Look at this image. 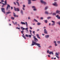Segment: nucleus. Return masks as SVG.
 <instances>
[{
	"label": "nucleus",
	"instance_id": "1",
	"mask_svg": "<svg viewBox=\"0 0 60 60\" xmlns=\"http://www.w3.org/2000/svg\"><path fill=\"white\" fill-rule=\"evenodd\" d=\"M33 38L34 39V41H35V42L34 41L32 40V44L31 45V46H33L34 45H38L39 47L40 48L41 47V46H40V44L36 43L37 42V41H38V39L36 38L35 36H34L33 37Z\"/></svg>",
	"mask_w": 60,
	"mask_h": 60
},
{
	"label": "nucleus",
	"instance_id": "2",
	"mask_svg": "<svg viewBox=\"0 0 60 60\" xmlns=\"http://www.w3.org/2000/svg\"><path fill=\"white\" fill-rule=\"evenodd\" d=\"M20 23L22 25H26V27H28V24H27V22H25H25H21Z\"/></svg>",
	"mask_w": 60,
	"mask_h": 60
},
{
	"label": "nucleus",
	"instance_id": "3",
	"mask_svg": "<svg viewBox=\"0 0 60 60\" xmlns=\"http://www.w3.org/2000/svg\"><path fill=\"white\" fill-rule=\"evenodd\" d=\"M21 29H22V30L23 31H23V30H28V28H26V29H25V28H24L23 27H22L21 28Z\"/></svg>",
	"mask_w": 60,
	"mask_h": 60
},
{
	"label": "nucleus",
	"instance_id": "4",
	"mask_svg": "<svg viewBox=\"0 0 60 60\" xmlns=\"http://www.w3.org/2000/svg\"><path fill=\"white\" fill-rule=\"evenodd\" d=\"M41 3L42 4H44V5L46 4V3L45 2H44L43 0H41L40 1Z\"/></svg>",
	"mask_w": 60,
	"mask_h": 60
},
{
	"label": "nucleus",
	"instance_id": "5",
	"mask_svg": "<svg viewBox=\"0 0 60 60\" xmlns=\"http://www.w3.org/2000/svg\"><path fill=\"white\" fill-rule=\"evenodd\" d=\"M1 11H2L3 12V13L5 14V9L4 8H1Z\"/></svg>",
	"mask_w": 60,
	"mask_h": 60
},
{
	"label": "nucleus",
	"instance_id": "6",
	"mask_svg": "<svg viewBox=\"0 0 60 60\" xmlns=\"http://www.w3.org/2000/svg\"><path fill=\"white\" fill-rule=\"evenodd\" d=\"M53 5L55 6H57L58 4H57V3L56 2H55L54 3L52 4Z\"/></svg>",
	"mask_w": 60,
	"mask_h": 60
},
{
	"label": "nucleus",
	"instance_id": "7",
	"mask_svg": "<svg viewBox=\"0 0 60 60\" xmlns=\"http://www.w3.org/2000/svg\"><path fill=\"white\" fill-rule=\"evenodd\" d=\"M32 0L33 1H35L36 0ZM31 0H28V4H30L31 3V2L30 1Z\"/></svg>",
	"mask_w": 60,
	"mask_h": 60
},
{
	"label": "nucleus",
	"instance_id": "8",
	"mask_svg": "<svg viewBox=\"0 0 60 60\" xmlns=\"http://www.w3.org/2000/svg\"><path fill=\"white\" fill-rule=\"evenodd\" d=\"M14 10L15 11H19V8H16L15 7H14Z\"/></svg>",
	"mask_w": 60,
	"mask_h": 60
},
{
	"label": "nucleus",
	"instance_id": "9",
	"mask_svg": "<svg viewBox=\"0 0 60 60\" xmlns=\"http://www.w3.org/2000/svg\"><path fill=\"white\" fill-rule=\"evenodd\" d=\"M51 22L53 23L52 24H51V25L52 26H53L55 25V22L54 21H52Z\"/></svg>",
	"mask_w": 60,
	"mask_h": 60
},
{
	"label": "nucleus",
	"instance_id": "10",
	"mask_svg": "<svg viewBox=\"0 0 60 60\" xmlns=\"http://www.w3.org/2000/svg\"><path fill=\"white\" fill-rule=\"evenodd\" d=\"M10 5L9 4H8V6H7V7H6V10H8V8H10Z\"/></svg>",
	"mask_w": 60,
	"mask_h": 60
},
{
	"label": "nucleus",
	"instance_id": "11",
	"mask_svg": "<svg viewBox=\"0 0 60 60\" xmlns=\"http://www.w3.org/2000/svg\"><path fill=\"white\" fill-rule=\"evenodd\" d=\"M45 14H46L48 15V14H49L50 15H51L52 14V13H49L48 12V11H46L45 12Z\"/></svg>",
	"mask_w": 60,
	"mask_h": 60
},
{
	"label": "nucleus",
	"instance_id": "12",
	"mask_svg": "<svg viewBox=\"0 0 60 60\" xmlns=\"http://www.w3.org/2000/svg\"><path fill=\"white\" fill-rule=\"evenodd\" d=\"M44 33L46 34H47V31L46 30V29H45L44 30Z\"/></svg>",
	"mask_w": 60,
	"mask_h": 60
},
{
	"label": "nucleus",
	"instance_id": "13",
	"mask_svg": "<svg viewBox=\"0 0 60 60\" xmlns=\"http://www.w3.org/2000/svg\"><path fill=\"white\" fill-rule=\"evenodd\" d=\"M56 13H58L60 14V11H58V10H57L56 11Z\"/></svg>",
	"mask_w": 60,
	"mask_h": 60
},
{
	"label": "nucleus",
	"instance_id": "14",
	"mask_svg": "<svg viewBox=\"0 0 60 60\" xmlns=\"http://www.w3.org/2000/svg\"><path fill=\"white\" fill-rule=\"evenodd\" d=\"M56 17L57 18V19H60V16H59L58 15H57L56 16Z\"/></svg>",
	"mask_w": 60,
	"mask_h": 60
},
{
	"label": "nucleus",
	"instance_id": "15",
	"mask_svg": "<svg viewBox=\"0 0 60 60\" xmlns=\"http://www.w3.org/2000/svg\"><path fill=\"white\" fill-rule=\"evenodd\" d=\"M49 54H50V55H51V54H52L53 55V52H49Z\"/></svg>",
	"mask_w": 60,
	"mask_h": 60
},
{
	"label": "nucleus",
	"instance_id": "16",
	"mask_svg": "<svg viewBox=\"0 0 60 60\" xmlns=\"http://www.w3.org/2000/svg\"><path fill=\"white\" fill-rule=\"evenodd\" d=\"M11 12H7L6 13V15H7V14H8L10 13H11Z\"/></svg>",
	"mask_w": 60,
	"mask_h": 60
},
{
	"label": "nucleus",
	"instance_id": "17",
	"mask_svg": "<svg viewBox=\"0 0 60 60\" xmlns=\"http://www.w3.org/2000/svg\"><path fill=\"white\" fill-rule=\"evenodd\" d=\"M23 7L22 8V9L23 10H25V8H24L25 7V6L24 4L23 5Z\"/></svg>",
	"mask_w": 60,
	"mask_h": 60
},
{
	"label": "nucleus",
	"instance_id": "18",
	"mask_svg": "<svg viewBox=\"0 0 60 60\" xmlns=\"http://www.w3.org/2000/svg\"><path fill=\"white\" fill-rule=\"evenodd\" d=\"M45 38H48L49 37V35H46V36H45Z\"/></svg>",
	"mask_w": 60,
	"mask_h": 60
},
{
	"label": "nucleus",
	"instance_id": "19",
	"mask_svg": "<svg viewBox=\"0 0 60 60\" xmlns=\"http://www.w3.org/2000/svg\"><path fill=\"white\" fill-rule=\"evenodd\" d=\"M36 36H37V37H38V39H40V38L39 37V35H38V34H36Z\"/></svg>",
	"mask_w": 60,
	"mask_h": 60
},
{
	"label": "nucleus",
	"instance_id": "20",
	"mask_svg": "<svg viewBox=\"0 0 60 60\" xmlns=\"http://www.w3.org/2000/svg\"><path fill=\"white\" fill-rule=\"evenodd\" d=\"M21 13L22 15L23 14V11L22 10L21 11Z\"/></svg>",
	"mask_w": 60,
	"mask_h": 60
},
{
	"label": "nucleus",
	"instance_id": "21",
	"mask_svg": "<svg viewBox=\"0 0 60 60\" xmlns=\"http://www.w3.org/2000/svg\"><path fill=\"white\" fill-rule=\"evenodd\" d=\"M16 3L17 4H18V5L19 6H20V5H19V3L18 1H16Z\"/></svg>",
	"mask_w": 60,
	"mask_h": 60
},
{
	"label": "nucleus",
	"instance_id": "22",
	"mask_svg": "<svg viewBox=\"0 0 60 60\" xmlns=\"http://www.w3.org/2000/svg\"><path fill=\"white\" fill-rule=\"evenodd\" d=\"M11 19H12L13 20H14V19H15V18H13L12 17H11Z\"/></svg>",
	"mask_w": 60,
	"mask_h": 60
},
{
	"label": "nucleus",
	"instance_id": "23",
	"mask_svg": "<svg viewBox=\"0 0 60 60\" xmlns=\"http://www.w3.org/2000/svg\"><path fill=\"white\" fill-rule=\"evenodd\" d=\"M5 2V3L4 4H6V5L7 4L6 0H5V2Z\"/></svg>",
	"mask_w": 60,
	"mask_h": 60
},
{
	"label": "nucleus",
	"instance_id": "24",
	"mask_svg": "<svg viewBox=\"0 0 60 60\" xmlns=\"http://www.w3.org/2000/svg\"><path fill=\"white\" fill-rule=\"evenodd\" d=\"M37 24L38 25H40L41 24V23L39 22H38Z\"/></svg>",
	"mask_w": 60,
	"mask_h": 60
},
{
	"label": "nucleus",
	"instance_id": "25",
	"mask_svg": "<svg viewBox=\"0 0 60 60\" xmlns=\"http://www.w3.org/2000/svg\"><path fill=\"white\" fill-rule=\"evenodd\" d=\"M33 10L34 11H37V9L36 8H34Z\"/></svg>",
	"mask_w": 60,
	"mask_h": 60
},
{
	"label": "nucleus",
	"instance_id": "26",
	"mask_svg": "<svg viewBox=\"0 0 60 60\" xmlns=\"http://www.w3.org/2000/svg\"><path fill=\"white\" fill-rule=\"evenodd\" d=\"M22 37H23V38H24L25 39H26V38L25 36H23V35H22Z\"/></svg>",
	"mask_w": 60,
	"mask_h": 60
},
{
	"label": "nucleus",
	"instance_id": "27",
	"mask_svg": "<svg viewBox=\"0 0 60 60\" xmlns=\"http://www.w3.org/2000/svg\"><path fill=\"white\" fill-rule=\"evenodd\" d=\"M28 36L29 38H31V35H29Z\"/></svg>",
	"mask_w": 60,
	"mask_h": 60
},
{
	"label": "nucleus",
	"instance_id": "28",
	"mask_svg": "<svg viewBox=\"0 0 60 60\" xmlns=\"http://www.w3.org/2000/svg\"><path fill=\"white\" fill-rule=\"evenodd\" d=\"M34 20H35V22H38V21H37V20L35 19H34Z\"/></svg>",
	"mask_w": 60,
	"mask_h": 60
},
{
	"label": "nucleus",
	"instance_id": "29",
	"mask_svg": "<svg viewBox=\"0 0 60 60\" xmlns=\"http://www.w3.org/2000/svg\"><path fill=\"white\" fill-rule=\"evenodd\" d=\"M4 2V0H1V2L3 3Z\"/></svg>",
	"mask_w": 60,
	"mask_h": 60
},
{
	"label": "nucleus",
	"instance_id": "30",
	"mask_svg": "<svg viewBox=\"0 0 60 60\" xmlns=\"http://www.w3.org/2000/svg\"><path fill=\"white\" fill-rule=\"evenodd\" d=\"M14 14V17H16L15 14V13H13Z\"/></svg>",
	"mask_w": 60,
	"mask_h": 60
},
{
	"label": "nucleus",
	"instance_id": "31",
	"mask_svg": "<svg viewBox=\"0 0 60 60\" xmlns=\"http://www.w3.org/2000/svg\"><path fill=\"white\" fill-rule=\"evenodd\" d=\"M48 8V7H46L45 8V10H46Z\"/></svg>",
	"mask_w": 60,
	"mask_h": 60
},
{
	"label": "nucleus",
	"instance_id": "32",
	"mask_svg": "<svg viewBox=\"0 0 60 60\" xmlns=\"http://www.w3.org/2000/svg\"><path fill=\"white\" fill-rule=\"evenodd\" d=\"M16 29H18V30H20V28H19L18 27H17L16 28Z\"/></svg>",
	"mask_w": 60,
	"mask_h": 60
},
{
	"label": "nucleus",
	"instance_id": "33",
	"mask_svg": "<svg viewBox=\"0 0 60 60\" xmlns=\"http://www.w3.org/2000/svg\"><path fill=\"white\" fill-rule=\"evenodd\" d=\"M45 22L46 23H47V22H48L47 20H45Z\"/></svg>",
	"mask_w": 60,
	"mask_h": 60
},
{
	"label": "nucleus",
	"instance_id": "34",
	"mask_svg": "<svg viewBox=\"0 0 60 60\" xmlns=\"http://www.w3.org/2000/svg\"><path fill=\"white\" fill-rule=\"evenodd\" d=\"M3 5H2V7H4V5H6V4H3Z\"/></svg>",
	"mask_w": 60,
	"mask_h": 60
},
{
	"label": "nucleus",
	"instance_id": "35",
	"mask_svg": "<svg viewBox=\"0 0 60 60\" xmlns=\"http://www.w3.org/2000/svg\"><path fill=\"white\" fill-rule=\"evenodd\" d=\"M51 18V17H48V19H50Z\"/></svg>",
	"mask_w": 60,
	"mask_h": 60
},
{
	"label": "nucleus",
	"instance_id": "36",
	"mask_svg": "<svg viewBox=\"0 0 60 60\" xmlns=\"http://www.w3.org/2000/svg\"><path fill=\"white\" fill-rule=\"evenodd\" d=\"M32 8H36L34 6H32Z\"/></svg>",
	"mask_w": 60,
	"mask_h": 60
},
{
	"label": "nucleus",
	"instance_id": "37",
	"mask_svg": "<svg viewBox=\"0 0 60 60\" xmlns=\"http://www.w3.org/2000/svg\"><path fill=\"white\" fill-rule=\"evenodd\" d=\"M55 55H56V56H58L59 55L57 53H56Z\"/></svg>",
	"mask_w": 60,
	"mask_h": 60
},
{
	"label": "nucleus",
	"instance_id": "38",
	"mask_svg": "<svg viewBox=\"0 0 60 60\" xmlns=\"http://www.w3.org/2000/svg\"><path fill=\"white\" fill-rule=\"evenodd\" d=\"M25 36L26 37H28L29 36V35H28L27 34H26Z\"/></svg>",
	"mask_w": 60,
	"mask_h": 60
},
{
	"label": "nucleus",
	"instance_id": "39",
	"mask_svg": "<svg viewBox=\"0 0 60 60\" xmlns=\"http://www.w3.org/2000/svg\"><path fill=\"white\" fill-rule=\"evenodd\" d=\"M57 43H58V44H60V41H57Z\"/></svg>",
	"mask_w": 60,
	"mask_h": 60
},
{
	"label": "nucleus",
	"instance_id": "40",
	"mask_svg": "<svg viewBox=\"0 0 60 60\" xmlns=\"http://www.w3.org/2000/svg\"><path fill=\"white\" fill-rule=\"evenodd\" d=\"M56 15V14L55 13H53L52 14V15Z\"/></svg>",
	"mask_w": 60,
	"mask_h": 60
},
{
	"label": "nucleus",
	"instance_id": "41",
	"mask_svg": "<svg viewBox=\"0 0 60 60\" xmlns=\"http://www.w3.org/2000/svg\"><path fill=\"white\" fill-rule=\"evenodd\" d=\"M2 2H0V4H4L3 3H2Z\"/></svg>",
	"mask_w": 60,
	"mask_h": 60
},
{
	"label": "nucleus",
	"instance_id": "42",
	"mask_svg": "<svg viewBox=\"0 0 60 60\" xmlns=\"http://www.w3.org/2000/svg\"><path fill=\"white\" fill-rule=\"evenodd\" d=\"M12 23H13L14 24V25H15V22H14L13 21H12Z\"/></svg>",
	"mask_w": 60,
	"mask_h": 60
},
{
	"label": "nucleus",
	"instance_id": "43",
	"mask_svg": "<svg viewBox=\"0 0 60 60\" xmlns=\"http://www.w3.org/2000/svg\"><path fill=\"white\" fill-rule=\"evenodd\" d=\"M56 57H57V58H58V59H59V57H58V56H57L56 55Z\"/></svg>",
	"mask_w": 60,
	"mask_h": 60
},
{
	"label": "nucleus",
	"instance_id": "44",
	"mask_svg": "<svg viewBox=\"0 0 60 60\" xmlns=\"http://www.w3.org/2000/svg\"><path fill=\"white\" fill-rule=\"evenodd\" d=\"M29 31L30 32V34H31V31L30 30Z\"/></svg>",
	"mask_w": 60,
	"mask_h": 60
},
{
	"label": "nucleus",
	"instance_id": "45",
	"mask_svg": "<svg viewBox=\"0 0 60 60\" xmlns=\"http://www.w3.org/2000/svg\"><path fill=\"white\" fill-rule=\"evenodd\" d=\"M24 31H23V30H22V31H21V33L22 34H23V32H24Z\"/></svg>",
	"mask_w": 60,
	"mask_h": 60
},
{
	"label": "nucleus",
	"instance_id": "46",
	"mask_svg": "<svg viewBox=\"0 0 60 60\" xmlns=\"http://www.w3.org/2000/svg\"><path fill=\"white\" fill-rule=\"evenodd\" d=\"M55 45L56 46H57V45L56 44V43H55Z\"/></svg>",
	"mask_w": 60,
	"mask_h": 60
},
{
	"label": "nucleus",
	"instance_id": "47",
	"mask_svg": "<svg viewBox=\"0 0 60 60\" xmlns=\"http://www.w3.org/2000/svg\"><path fill=\"white\" fill-rule=\"evenodd\" d=\"M41 20H42L43 19V17H41Z\"/></svg>",
	"mask_w": 60,
	"mask_h": 60
},
{
	"label": "nucleus",
	"instance_id": "48",
	"mask_svg": "<svg viewBox=\"0 0 60 60\" xmlns=\"http://www.w3.org/2000/svg\"><path fill=\"white\" fill-rule=\"evenodd\" d=\"M28 19H30V17H29L28 18Z\"/></svg>",
	"mask_w": 60,
	"mask_h": 60
},
{
	"label": "nucleus",
	"instance_id": "49",
	"mask_svg": "<svg viewBox=\"0 0 60 60\" xmlns=\"http://www.w3.org/2000/svg\"><path fill=\"white\" fill-rule=\"evenodd\" d=\"M54 43H55V44L56 43V41H54Z\"/></svg>",
	"mask_w": 60,
	"mask_h": 60
},
{
	"label": "nucleus",
	"instance_id": "50",
	"mask_svg": "<svg viewBox=\"0 0 60 60\" xmlns=\"http://www.w3.org/2000/svg\"><path fill=\"white\" fill-rule=\"evenodd\" d=\"M39 30H40L39 29H38V30H37V31H39Z\"/></svg>",
	"mask_w": 60,
	"mask_h": 60
},
{
	"label": "nucleus",
	"instance_id": "51",
	"mask_svg": "<svg viewBox=\"0 0 60 60\" xmlns=\"http://www.w3.org/2000/svg\"><path fill=\"white\" fill-rule=\"evenodd\" d=\"M47 53H49V51H47Z\"/></svg>",
	"mask_w": 60,
	"mask_h": 60
},
{
	"label": "nucleus",
	"instance_id": "52",
	"mask_svg": "<svg viewBox=\"0 0 60 60\" xmlns=\"http://www.w3.org/2000/svg\"><path fill=\"white\" fill-rule=\"evenodd\" d=\"M15 24V25H17V22H16Z\"/></svg>",
	"mask_w": 60,
	"mask_h": 60
},
{
	"label": "nucleus",
	"instance_id": "53",
	"mask_svg": "<svg viewBox=\"0 0 60 60\" xmlns=\"http://www.w3.org/2000/svg\"><path fill=\"white\" fill-rule=\"evenodd\" d=\"M52 47V46H50L49 47V48H51V47Z\"/></svg>",
	"mask_w": 60,
	"mask_h": 60
},
{
	"label": "nucleus",
	"instance_id": "54",
	"mask_svg": "<svg viewBox=\"0 0 60 60\" xmlns=\"http://www.w3.org/2000/svg\"><path fill=\"white\" fill-rule=\"evenodd\" d=\"M18 26L19 27H20V25H19V24H18Z\"/></svg>",
	"mask_w": 60,
	"mask_h": 60
},
{
	"label": "nucleus",
	"instance_id": "55",
	"mask_svg": "<svg viewBox=\"0 0 60 60\" xmlns=\"http://www.w3.org/2000/svg\"><path fill=\"white\" fill-rule=\"evenodd\" d=\"M33 33L34 34H35V31H33Z\"/></svg>",
	"mask_w": 60,
	"mask_h": 60
},
{
	"label": "nucleus",
	"instance_id": "56",
	"mask_svg": "<svg viewBox=\"0 0 60 60\" xmlns=\"http://www.w3.org/2000/svg\"><path fill=\"white\" fill-rule=\"evenodd\" d=\"M14 4H15V5H16V3L15 2H14Z\"/></svg>",
	"mask_w": 60,
	"mask_h": 60
},
{
	"label": "nucleus",
	"instance_id": "57",
	"mask_svg": "<svg viewBox=\"0 0 60 60\" xmlns=\"http://www.w3.org/2000/svg\"><path fill=\"white\" fill-rule=\"evenodd\" d=\"M11 9H13V8L12 7H11Z\"/></svg>",
	"mask_w": 60,
	"mask_h": 60
},
{
	"label": "nucleus",
	"instance_id": "58",
	"mask_svg": "<svg viewBox=\"0 0 60 60\" xmlns=\"http://www.w3.org/2000/svg\"><path fill=\"white\" fill-rule=\"evenodd\" d=\"M51 25V23H50L49 24V26H50Z\"/></svg>",
	"mask_w": 60,
	"mask_h": 60
},
{
	"label": "nucleus",
	"instance_id": "59",
	"mask_svg": "<svg viewBox=\"0 0 60 60\" xmlns=\"http://www.w3.org/2000/svg\"><path fill=\"white\" fill-rule=\"evenodd\" d=\"M58 24L60 26V21L58 23Z\"/></svg>",
	"mask_w": 60,
	"mask_h": 60
},
{
	"label": "nucleus",
	"instance_id": "60",
	"mask_svg": "<svg viewBox=\"0 0 60 60\" xmlns=\"http://www.w3.org/2000/svg\"><path fill=\"white\" fill-rule=\"evenodd\" d=\"M30 29H31V30L32 29V28H31V27H30Z\"/></svg>",
	"mask_w": 60,
	"mask_h": 60
},
{
	"label": "nucleus",
	"instance_id": "61",
	"mask_svg": "<svg viewBox=\"0 0 60 60\" xmlns=\"http://www.w3.org/2000/svg\"><path fill=\"white\" fill-rule=\"evenodd\" d=\"M39 18V17L38 16H37V18Z\"/></svg>",
	"mask_w": 60,
	"mask_h": 60
},
{
	"label": "nucleus",
	"instance_id": "62",
	"mask_svg": "<svg viewBox=\"0 0 60 60\" xmlns=\"http://www.w3.org/2000/svg\"><path fill=\"white\" fill-rule=\"evenodd\" d=\"M8 21H9V22H10V20L9 19H8Z\"/></svg>",
	"mask_w": 60,
	"mask_h": 60
},
{
	"label": "nucleus",
	"instance_id": "63",
	"mask_svg": "<svg viewBox=\"0 0 60 60\" xmlns=\"http://www.w3.org/2000/svg\"><path fill=\"white\" fill-rule=\"evenodd\" d=\"M48 57H50V56L49 55H48Z\"/></svg>",
	"mask_w": 60,
	"mask_h": 60
},
{
	"label": "nucleus",
	"instance_id": "64",
	"mask_svg": "<svg viewBox=\"0 0 60 60\" xmlns=\"http://www.w3.org/2000/svg\"><path fill=\"white\" fill-rule=\"evenodd\" d=\"M33 25H35V24L34 23V24H33Z\"/></svg>",
	"mask_w": 60,
	"mask_h": 60
}]
</instances>
